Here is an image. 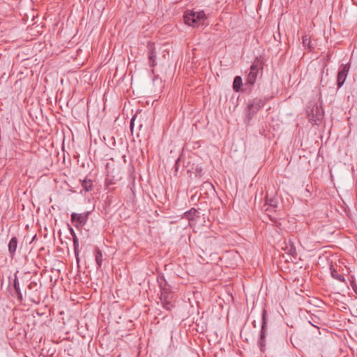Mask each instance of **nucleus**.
Listing matches in <instances>:
<instances>
[{"mask_svg": "<svg viewBox=\"0 0 357 357\" xmlns=\"http://www.w3.org/2000/svg\"><path fill=\"white\" fill-rule=\"evenodd\" d=\"M158 282L160 288V302L165 309L171 310L174 307V295L171 290V287L163 276L158 278Z\"/></svg>", "mask_w": 357, "mask_h": 357, "instance_id": "1", "label": "nucleus"}, {"mask_svg": "<svg viewBox=\"0 0 357 357\" xmlns=\"http://www.w3.org/2000/svg\"><path fill=\"white\" fill-rule=\"evenodd\" d=\"M183 17L187 24L194 27H199L201 25H204L206 20V14L203 10H186Z\"/></svg>", "mask_w": 357, "mask_h": 357, "instance_id": "2", "label": "nucleus"}, {"mask_svg": "<svg viewBox=\"0 0 357 357\" xmlns=\"http://www.w3.org/2000/svg\"><path fill=\"white\" fill-rule=\"evenodd\" d=\"M306 114L309 121L313 124H318L324 116V112L318 102H310L306 109Z\"/></svg>", "mask_w": 357, "mask_h": 357, "instance_id": "3", "label": "nucleus"}, {"mask_svg": "<svg viewBox=\"0 0 357 357\" xmlns=\"http://www.w3.org/2000/svg\"><path fill=\"white\" fill-rule=\"evenodd\" d=\"M268 319H267V311L264 309L261 314V326L259 333V337L257 341L258 346L261 351L265 350L266 346V337L267 335L268 331Z\"/></svg>", "mask_w": 357, "mask_h": 357, "instance_id": "4", "label": "nucleus"}, {"mask_svg": "<svg viewBox=\"0 0 357 357\" xmlns=\"http://www.w3.org/2000/svg\"><path fill=\"white\" fill-rule=\"evenodd\" d=\"M264 101L259 98H254L252 100H249L247 108V118L248 121H250L252 116L255 115L260 108L264 107Z\"/></svg>", "mask_w": 357, "mask_h": 357, "instance_id": "5", "label": "nucleus"}, {"mask_svg": "<svg viewBox=\"0 0 357 357\" xmlns=\"http://www.w3.org/2000/svg\"><path fill=\"white\" fill-rule=\"evenodd\" d=\"M261 63L259 59L257 58L250 68V73L248 75L247 82L253 85L257 79L259 70L261 68Z\"/></svg>", "mask_w": 357, "mask_h": 357, "instance_id": "6", "label": "nucleus"}, {"mask_svg": "<svg viewBox=\"0 0 357 357\" xmlns=\"http://www.w3.org/2000/svg\"><path fill=\"white\" fill-rule=\"evenodd\" d=\"M89 212L84 213H73L70 215V220L77 229L82 228L86 225L89 218Z\"/></svg>", "mask_w": 357, "mask_h": 357, "instance_id": "7", "label": "nucleus"}, {"mask_svg": "<svg viewBox=\"0 0 357 357\" xmlns=\"http://www.w3.org/2000/svg\"><path fill=\"white\" fill-rule=\"evenodd\" d=\"M350 69V64H342L338 71L337 76V88L340 89L344 84L346 78L347 77L348 73Z\"/></svg>", "mask_w": 357, "mask_h": 357, "instance_id": "8", "label": "nucleus"}, {"mask_svg": "<svg viewBox=\"0 0 357 357\" xmlns=\"http://www.w3.org/2000/svg\"><path fill=\"white\" fill-rule=\"evenodd\" d=\"M17 247V239L15 236H13L9 241L8 243V252L11 257H13Z\"/></svg>", "mask_w": 357, "mask_h": 357, "instance_id": "9", "label": "nucleus"}, {"mask_svg": "<svg viewBox=\"0 0 357 357\" xmlns=\"http://www.w3.org/2000/svg\"><path fill=\"white\" fill-rule=\"evenodd\" d=\"M95 260L97 264V268H99L102 266V253L98 248H96L94 251Z\"/></svg>", "mask_w": 357, "mask_h": 357, "instance_id": "10", "label": "nucleus"}, {"mask_svg": "<svg viewBox=\"0 0 357 357\" xmlns=\"http://www.w3.org/2000/svg\"><path fill=\"white\" fill-rule=\"evenodd\" d=\"M330 270H331V276L334 279H335L340 282H345V278H344V275L338 273L337 271L333 268V266H331Z\"/></svg>", "mask_w": 357, "mask_h": 357, "instance_id": "11", "label": "nucleus"}, {"mask_svg": "<svg viewBox=\"0 0 357 357\" xmlns=\"http://www.w3.org/2000/svg\"><path fill=\"white\" fill-rule=\"evenodd\" d=\"M278 200L276 197H266V204L268 205L269 208L275 209L278 207Z\"/></svg>", "mask_w": 357, "mask_h": 357, "instance_id": "12", "label": "nucleus"}, {"mask_svg": "<svg viewBox=\"0 0 357 357\" xmlns=\"http://www.w3.org/2000/svg\"><path fill=\"white\" fill-rule=\"evenodd\" d=\"M242 84L241 77L240 76H236L233 82V89L236 92L239 91L242 87Z\"/></svg>", "mask_w": 357, "mask_h": 357, "instance_id": "13", "label": "nucleus"}, {"mask_svg": "<svg viewBox=\"0 0 357 357\" xmlns=\"http://www.w3.org/2000/svg\"><path fill=\"white\" fill-rule=\"evenodd\" d=\"M156 53L154 48L151 47L149 52V65L151 67H154L156 64L155 63Z\"/></svg>", "mask_w": 357, "mask_h": 357, "instance_id": "14", "label": "nucleus"}, {"mask_svg": "<svg viewBox=\"0 0 357 357\" xmlns=\"http://www.w3.org/2000/svg\"><path fill=\"white\" fill-rule=\"evenodd\" d=\"M13 287H14L15 293L17 295L18 299L19 300H22V293H21V291H20V283H19L18 279H17L16 275H15V279H14V281H13Z\"/></svg>", "mask_w": 357, "mask_h": 357, "instance_id": "15", "label": "nucleus"}, {"mask_svg": "<svg viewBox=\"0 0 357 357\" xmlns=\"http://www.w3.org/2000/svg\"><path fill=\"white\" fill-rule=\"evenodd\" d=\"M82 186L86 192H89L93 189V183L91 179H84L82 181Z\"/></svg>", "mask_w": 357, "mask_h": 357, "instance_id": "16", "label": "nucleus"}, {"mask_svg": "<svg viewBox=\"0 0 357 357\" xmlns=\"http://www.w3.org/2000/svg\"><path fill=\"white\" fill-rule=\"evenodd\" d=\"M216 238L213 236H206L202 241V244L212 245L215 243Z\"/></svg>", "mask_w": 357, "mask_h": 357, "instance_id": "17", "label": "nucleus"}, {"mask_svg": "<svg viewBox=\"0 0 357 357\" xmlns=\"http://www.w3.org/2000/svg\"><path fill=\"white\" fill-rule=\"evenodd\" d=\"M289 245H287V248H286L287 253L294 257L296 255V247L294 245V244L290 241H289Z\"/></svg>", "mask_w": 357, "mask_h": 357, "instance_id": "18", "label": "nucleus"}, {"mask_svg": "<svg viewBox=\"0 0 357 357\" xmlns=\"http://www.w3.org/2000/svg\"><path fill=\"white\" fill-rule=\"evenodd\" d=\"M199 213L198 211L195 208H191L189 211L186 212V216L189 219L193 218L195 216H198L197 214Z\"/></svg>", "mask_w": 357, "mask_h": 357, "instance_id": "19", "label": "nucleus"}, {"mask_svg": "<svg viewBox=\"0 0 357 357\" xmlns=\"http://www.w3.org/2000/svg\"><path fill=\"white\" fill-rule=\"evenodd\" d=\"M303 46L307 47L308 49H311L310 39L306 35L303 36Z\"/></svg>", "mask_w": 357, "mask_h": 357, "instance_id": "20", "label": "nucleus"}, {"mask_svg": "<svg viewBox=\"0 0 357 357\" xmlns=\"http://www.w3.org/2000/svg\"><path fill=\"white\" fill-rule=\"evenodd\" d=\"M73 246H74V252H75V255L76 256L77 259H78V255H79V250H78V248H79V241H78V242H77V243H73Z\"/></svg>", "mask_w": 357, "mask_h": 357, "instance_id": "21", "label": "nucleus"}, {"mask_svg": "<svg viewBox=\"0 0 357 357\" xmlns=\"http://www.w3.org/2000/svg\"><path fill=\"white\" fill-rule=\"evenodd\" d=\"M37 283L36 282H31L29 283V284L28 285V288L30 289V290H33L34 289H36L37 287Z\"/></svg>", "mask_w": 357, "mask_h": 357, "instance_id": "22", "label": "nucleus"}, {"mask_svg": "<svg viewBox=\"0 0 357 357\" xmlns=\"http://www.w3.org/2000/svg\"><path fill=\"white\" fill-rule=\"evenodd\" d=\"M135 116H133L130 121V129L132 130L133 129V126H134V121H135Z\"/></svg>", "mask_w": 357, "mask_h": 357, "instance_id": "23", "label": "nucleus"}, {"mask_svg": "<svg viewBox=\"0 0 357 357\" xmlns=\"http://www.w3.org/2000/svg\"><path fill=\"white\" fill-rule=\"evenodd\" d=\"M69 230H70V234H71L72 236L73 235L76 234L75 231H74V229L71 227H69Z\"/></svg>", "mask_w": 357, "mask_h": 357, "instance_id": "24", "label": "nucleus"}, {"mask_svg": "<svg viewBox=\"0 0 357 357\" xmlns=\"http://www.w3.org/2000/svg\"><path fill=\"white\" fill-rule=\"evenodd\" d=\"M201 245H202V248H203V249H205L206 250H208V249H209V250H211V248H208V247L207 246L208 245H206V244H202V243H201Z\"/></svg>", "mask_w": 357, "mask_h": 357, "instance_id": "25", "label": "nucleus"}, {"mask_svg": "<svg viewBox=\"0 0 357 357\" xmlns=\"http://www.w3.org/2000/svg\"><path fill=\"white\" fill-rule=\"evenodd\" d=\"M72 237H73V241L78 238L76 234L73 235Z\"/></svg>", "mask_w": 357, "mask_h": 357, "instance_id": "26", "label": "nucleus"}, {"mask_svg": "<svg viewBox=\"0 0 357 357\" xmlns=\"http://www.w3.org/2000/svg\"><path fill=\"white\" fill-rule=\"evenodd\" d=\"M73 243H77V242H78V241H79V240H78V238H77V239H75V240H73Z\"/></svg>", "mask_w": 357, "mask_h": 357, "instance_id": "27", "label": "nucleus"}, {"mask_svg": "<svg viewBox=\"0 0 357 357\" xmlns=\"http://www.w3.org/2000/svg\"><path fill=\"white\" fill-rule=\"evenodd\" d=\"M271 220L272 221H273L274 222H276V219H275H275H272V218H271Z\"/></svg>", "mask_w": 357, "mask_h": 357, "instance_id": "28", "label": "nucleus"}]
</instances>
